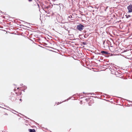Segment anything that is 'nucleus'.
I'll return each instance as SVG.
<instances>
[{"instance_id":"f257e3e1","label":"nucleus","mask_w":132,"mask_h":132,"mask_svg":"<svg viewBox=\"0 0 132 132\" xmlns=\"http://www.w3.org/2000/svg\"><path fill=\"white\" fill-rule=\"evenodd\" d=\"M77 28L80 31H81L84 28V26L81 24L78 25L77 27Z\"/></svg>"},{"instance_id":"f03ea898","label":"nucleus","mask_w":132,"mask_h":132,"mask_svg":"<svg viewBox=\"0 0 132 132\" xmlns=\"http://www.w3.org/2000/svg\"><path fill=\"white\" fill-rule=\"evenodd\" d=\"M127 9L128 10V12L131 13L132 12V4H130L127 7Z\"/></svg>"},{"instance_id":"7ed1b4c3","label":"nucleus","mask_w":132,"mask_h":132,"mask_svg":"<svg viewBox=\"0 0 132 132\" xmlns=\"http://www.w3.org/2000/svg\"><path fill=\"white\" fill-rule=\"evenodd\" d=\"M101 53L102 54H108V52H105L104 51H101Z\"/></svg>"},{"instance_id":"20e7f679","label":"nucleus","mask_w":132,"mask_h":132,"mask_svg":"<svg viewBox=\"0 0 132 132\" xmlns=\"http://www.w3.org/2000/svg\"><path fill=\"white\" fill-rule=\"evenodd\" d=\"M29 130L30 132H36V130L35 129H29Z\"/></svg>"},{"instance_id":"39448f33","label":"nucleus","mask_w":132,"mask_h":132,"mask_svg":"<svg viewBox=\"0 0 132 132\" xmlns=\"http://www.w3.org/2000/svg\"><path fill=\"white\" fill-rule=\"evenodd\" d=\"M82 44L84 45H86L87 44L86 42H83Z\"/></svg>"},{"instance_id":"423d86ee","label":"nucleus","mask_w":132,"mask_h":132,"mask_svg":"<svg viewBox=\"0 0 132 132\" xmlns=\"http://www.w3.org/2000/svg\"><path fill=\"white\" fill-rule=\"evenodd\" d=\"M130 16V15H128L126 16V17L127 18H128Z\"/></svg>"},{"instance_id":"0eeeda50","label":"nucleus","mask_w":132,"mask_h":132,"mask_svg":"<svg viewBox=\"0 0 132 132\" xmlns=\"http://www.w3.org/2000/svg\"><path fill=\"white\" fill-rule=\"evenodd\" d=\"M13 112H12L13 113H15V114H16V113H15V112H17H17H16V111H14V110H13Z\"/></svg>"},{"instance_id":"6e6552de","label":"nucleus","mask_w":132,"mask_h":132,"mask_svg":"<svg viewBox=\"0 0 132 132\" xmlns=\"http://www.w3.org/2000/svg\"><path fill=\"white\" fill-rule=\"evenodd\" d=\"M29 1H32V0H28Z\"/></svg>"},{"instance_id":"1a4fd4ad","label":"nucleus","mask_w":132,"mask_h":132,"mask_svg":"<svg viewBox=\"0 0 132 132\" xmlns=\"http://www.w3.org/2000/svg\"><path fill=\"white\" fill-rule=\"evenodd\" d=\"M105 43V42H103V44H104Z\"/></svg>"},{"instance_id":"9d476101","label":"nucleus","mask_w":132,"mask_h":132,"mask_svg":"<svg viewBox=\"0 0 132 132\" xmlns=\"http://www.w3.org/2000/svg\"><path fill=\"white\" fill-rule=\"evenodd\" d=\"M20 100L21 101L22 100L21 99H20Z\"/></svg>"},{"instance_id":"9b49d317","label":"nucleus","mask_w":132,"mask_h":132,"mask_svg":"<svg viewBox=\"0 0 132 132\" xmlns=\"http://www.w3.org/2000/svg\"><path fill=\"white\" fill-rule=\"evenodd\" d=\"M38 7H39V5L38 4Z\"/></svg>"},{"instance_id":"f8f14e48","label":"nucleus","mask_w":132,"mask_h":132,"mask_svg":"<svg viewBox=\"0 0 132 132\" xmlns=\"http://www.w3.org/2000/svg\"><path fill=\"white\" fill-rule=\"evenodd\" d=\"M22 85H23V84H21V86H22Z\"/></svg>"}]
</instances>
